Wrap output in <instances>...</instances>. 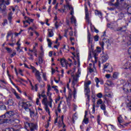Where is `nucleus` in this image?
Masks as SVG:
<instances>
[{
  "mask_svg": "<svg viewBox=\"0 0 131 131\" xmlns=\"http://www.w3.org/2000/svg\"><path fill=\"white\" fill-rule=\"evenodd\" d=\"M72 55L74 56L73 60H74V64L76 66L78 67V71L77 73L74 74V72H75V67H74L72 70H71L68 71V74H71L72 77L73 78V80L72 83V86L74 89L73 94H72V91L71 89L69 88V83L67 84V89L69 90V95L66 96L67 102L68 104V106L70 107L71 106V103H70V101L72 100V96L73 97L74 99H76V89L74 86L77 83V79H78V77L80 75L81 73V69L79 68V66H80V61H79V52L78 51H76V52H73L72 53Z\"/></svg>",
  "mask_w": 131,
  "mask_h": 131,
  "instance_id": "1",
  "label": "nucleus"
},
{
  "mask_svg": "<svg viewBox=\"0 0 131 131\" xmlns=\"http://www.w3.org/2000/svg\"><path fill=\"white\" fill-rule=\"evenodd\" d=\"M19 105L20 107L23 108V109H24L26 111H29L30 112V115L31 117H33V116H34V112L31 111L30 110V108H29V107H31L32 105L30 102H23L20 101L19 103Z\"/></svg>",
  "mask_w": 131,
  "mask_h": 131,
  "instance_id": "2",
  "label": "nucleus"
},
{
  "mask_svg": "<svg viewBox=\"0 0 131 131\" xmlns=\"http://www.w3.org/2000/svg\"><path fill=\"white\" fill-rule=\"evenodd\" d=\"M88 40L89 52H89L88 59L91 60V58H92L91 52L94 51V45H93V38L91 37V34L89 31L88 32Z\"/></svg>",
  "mask_w": 131,
  "mask_h": 131,
  "instance_id": "3",
  "label": "nucleus"
},
{
  "mask_svg": "<svg viewBox=\"0 0 131 131\" xmlns=\"http://www.w3.org/2000/svg\"><path fill=\"white\" fill-rule=\"evenodd\" d=\"M92 83L91 81H88V82L84 83V92L85 93V95L87 97V101L86 102V105H88V107H90V104L89 102H90V95L88 94L91 91L90 90V85Z\"/></svg>",
  "mask_w": 131,
  "mask_h": 131,
  "instance_id": "4",
  "label": "nucleus"
},
{
  "mask_svg": "<svg viewBox=\"0 0 131 131\" xmlns=\"http://www.w3.org/2000/svg\"><path fill=\"white\" fill-rule=\"evenodd\" d=\"M67 2V5H64L63 8H61V9H58V12H60V13H65L66 11L69 10H70L71 11V15L73 16V14H74V12L73 11V8L72 7V6L70 5V4L68 3L67 2V0H66Z\"/></svg>",
  "mask_w": 131,
  "mask_h": 131,
  "instance_id": "5",
  "label": "nucleus"
},
{
  "mask_svg": "<svg viewBox=\"0 0 131 131\" xmlns=\"http://www.w3.org/2000/svg\"><path fill=\"white\" fill-rule=\"evenodd\" d=\"M6 5H10L9 1L6 2L5 0H0V13H4L6 12Z\"/></svg>",
  "mask_w": 131,
  "mask_h": 131,
  "instance_id": "6",
  "label": "nucleus"
},
{
  "mask_svg": "<svg viewBox=\"0 0 131 131\" xmlns=\"http://www.w3.org/2000/svg\"><path fill=\"white\" fill-rule=\"evenodd\" d=\"M31 68L32 72L34 73L36 79H37L39 82H40L41 81V77L40 76V73H39V71L33 67H31Z\"/></svg>",
  "mask_w": 131,
  "mask_h": 131,
  "instance_id": "7",
  "label": "nucleus"
},
{
  "mask_svg": "<svg viewBox=\"0 0 131 131\" xmlns=\"http://www.w3.org/2000/svg\"><path fill=\"white\" fill-rule=\"evenodd\" d=\"M52 101L51 100L49 99V101H48V97H45V98H43L42 100V104L43 105H45V106H49L50 108H52L53 107V99L52 98Z\"/></svg>",
  "mask_w": 131,
  "mask_h": 131,
  "instance_id": "8",
  "label": "nucleus"
},
{
  "mask_svg": "<svg viewBox=\"0 0 131 131\" xmlns=\"http://www.w3.org/2000/svg\"><path fill=\"white\" fill-rule=\"evenodd\" d=\"M25 126L26 128L27 129V127H30V130L31 131L35 130L36 128H37V125L36 124H33V123H29L28 122H26L25 123Z\"/></svg>",
  "mask_w": 131,
  "mask_h": 131,
  "instance_id": "9",
  "label": "nucleus"
},
{
  "mask_svg": "<svg viewBox=\"0 0 131 131\" xmlns=\"http://www.w3.org/2000/svg\"><path fill=\"white\" fill-rule=\"evenodd\" d=\"M25 20L23 21L24 23V27H27L28 26V25H26V23H28L30 24V23H32L34 21V19L30 18V17L25 16L24 17Z\"/></svg>",
  "mask_w": 131,
  "mask_h": 131,
  "instance_id": "10",
  "label": "nucleus"
},
{
  "mask_svg": "<svg viewBox=\"0 0 131 131\" xmlns=\"http://www.w3.org/2000/svg\"><path fill=\"white\" fill-rule=\"evenodd\" d=\"M51 91H52V87H51V85L48 84L47 85V96L48 97L49 100H50V101L52 102V96L53 95V93L51 92Z\"/></svg>",
  "mask_w": 131,
  "mask_h": 131,
  "instance_id": "11",
  "label": "nucleus"
},
{
  "mask_svg": "<svg viewBox=\"0 0 131 131\" xmlns=\"http://www.w3.org/2000/svg\"><path fill=\"white\" fill-rule=\"evenodd\" d=\"M84 7H85L86 21L88 22V23H90V24H91V20L90 19V14H89V12H88L89 10H88V8L86 7V2L85 3Z\"/></svg>",
  "mask_w": 131,
  "mask_h": 131,
  "instance_id": "12",
  "label": "nucleus"
},
{
  "mask_svg": "<svg viewBox=\"0 0 131 131\" xmlns=\"http://www.w3.org/2000/svg\"><path fill=\"white\" fill-rule=\"evenodd\" d=\"M63 119H64V116H62L61 117H58L55 120V123H57V120H59L58 121L59 126H63V127H65V125L63 122Z\"/></svg>",
  "mask_w": 131,
  "mask_h": 131,
  "instance_id": "13",
  "label": "nucleus"
},
{
  "mask_svg": "<svg viewBox=\"0 0 131 131\" xmlns=\"http://www.w3.org/2000/svg\"><path fill=\"white\" fill-rule=\"evenodd\" d=\"M57 109L58 112H61V109L65 110V109H66V104H65V102L60 101L59 104H58Z\"/></svg>",
  "mask_w": 131,
  "mask_h": 131,
  "instance_id": "14",
  "label": "nucleus"
},
{
  "mask_svg": "<svg viewBox=\"0 0 131 131\" xmlns=\"http://www.w3.org/2000/svg\"><path fill=\"white\" fill-rule=\"evenodd\" d=\"M60 64L62 67H66V69H67V66H68V62L65 58L60 59Z\"/></svg>",
  "mask_w": 131,
  "mask_h": 131,
  "instance_id": "15",
  "label": "nucleus"
},
{
  "mask_svg": "<svg viewBox=\"0 0 131 131\" xmlns=\"http://www.w3.org/2000/svg\"><path fill=\"white\" fill-rule=\"evenodd\" d=\"M64 32V36L66 37H67V35H66L67 34L68 32H69V35H70V36H72L73 35V29H72V27H70V28L68 29V30H65Z\"/></svg>",
  "mask_w": 131,
  "mask_h": 131,
  "instance_id": "16",
  "label": "nucleus"
},
{
  "mask_svg": "<svg viewBox=\"0 0 131 131\" xmlns=\"http://www.w3.org/2000/svg\"><path fill=\"white\" fill-rule=\"evenodd\" d=\"M118 121L119 122V124H118L119 127H122V128L123 127V126L121 125V124H120L123 122V119H122V117H121V116H120L118 118Z\"/></svg>",
  "mask_w": 131,
  "mask_h": 131,
  "instance_id": "17",
  "label": "nucleus"
},
{
  "mask_svg": "<svg viewBox=\"0 0 131 131\" xmlns=\"http://www.w3.org/2000/svg\"><path fill=\"white\" fill-rule=\"evenodd\" d=\"M108 55L106 54H104L102 55L101 56V61L103 63H104V62H106V61H107V60H108Z\"/></svg>",
  "mask_w": 131,
  "mask_h": 131,
  "instance_id": "18",
  "label": "nucleus"
},
{
  "mask_svg": "<svg viewBox=\"0 0 131 131\" xmlns=\"http://www.w3.org/2000/svg\"><path fill=\"white\" fill-rule=\"evenodd\" d=\"M13 115H15V113L13 111L7 112L5 114V117H8V118H10V117L13 116Z\"/></svg>",
  "mask_w": 131,
  "mask_h": 131,
  "instance_id": "19",
  "label": "nucleus"
},
{
  "mask_svg": "<svg viewBox=\"0 0 131 131\" xmlns=\"http://www.w3.org/2000/svg\"><path fill=\"white\" fill-rule=\"evenodd\" d=\"M88 114V112H85V115H84V118L83 121V122L85 123V124H88L89 123V119L86 118V115Z\"/></svg>",
  "mask_w": 131,
  "mask_h": 131,
  "instance_id": "20",
  "label": "nucleus"
},
{
  "mask_svg": "<svg viewBox=\"0 0 131 131\" xmlns=\"http://www.w3.org/2000/svg\"><path fill=\"white\" fill-rule=\"evenodd\" d=\"M48 37H53L54 36V32H53V30L48 29Z\"/></svg>",
  "mask_w": 131,
  "mask_h": 131,
  "instance_id": "21",
  "label": "nucleus"
},
{
  "mask_svg": "<svg viewBox=\"0 0 131 131\" xmlns=\"http://www.w3.org/2000/svg\"><path fill=\"white\" fill-rule=\"evenodd\" d=\"M90 27H91V31L92 32L94 31V32H96V33H99V30L96 29V28H95L94 26L92 25V24H90Z\"/></svg>",
  "mask_w": 131,
  "mask_h": 131,
  "instance_id": "22",
  "label": "nucleus"
},
{
  "mask_svg": "<svg viewBox=\"0 0 131 131\" xmlns=\"http://www.w3.org/2000/svg\"><path fill=\"white\" fill-rule=\"evenodd\" d=\"M95 82H96L97 88H99V82H100V84H103V83H104V82L103 81H100L98 78H95Z\"/></svg>",
  "mask_w": 131,
  "mask_h": 131,
  "instance_id": "23",
  "label": "nucleus"
},
{
  "mask_svg": "<svg viewBox=\"0 0 131 131\" xmlns=\"http://www.w3.org/2000/svg\"><path fill=\"white\" fill-rule=\"evenodd\" d=\"M71 21L72 24L76 25V19H75V17H74V16H72V17L71 18Z\"/></svg>",
  "mask_w": 131,
  "mask_h": 131,
  "instance_id": "24",
  "label": "nucleus"
},
{
  "mask_svg": "<svg viewBox=\"0 0 131 131\" xmlns=\"http://www.w3.org/2000/svg\"><path fill=\"white\" fill-rule=\"evenodd\" d=\"M18 9V6H11L10 8V11H12L13 12H15V11H17Z\"/></svg>",
  "mask_w": 131,
  "mask_h": 131,
  "instance_id": "25",
  "label": "nucleus"
},
{
  "mask_svg": "<svg viewBox=\"0 0 131 131\" xmlns=\"http://www.w3.org/2000/svg\"><path fill=\"white\" fill-rule=\"evenodd\" d=\"M7 105H8V106H13L14 105V101L12 99L9 100Z\"/></svg>",
  "mask_w": 131,
  "mask_h": 131,
  "instance_id": "26",
  "label": "nucleus"
},
{
  "mask_svg": "<svg viewBox=\"0 0 131 131\" xmlns=\"http://www.w3.org/2000/svg\"><path fill=\"white\" fill-rule=\"evenodd\" d=\"M48 45L49 48H52V45H53V43H52V41H51V40L49 39L48 38H47Z\"/></svg>",
  "mask_w": 131,
  "mask_h": 131,
  "instance_id": "27",
  "label": "nucleus"
},
{
  "mask_svg": "<svg viewBox=\"0 0 131 131\" xmlns=\"http://www.w3.org/2000/svg\"><path fill=\"white\" fill-rule=\"evenodd\" d=\"M125 68H124L125 69H128V68H130L131 67V64L129 63V62H127L125 64Z\"/></svg>",
  "mask_w": 131,
  "mask_h": 131,
  "instance_id": "28",
  "label": "nucleus"
},
{
  "mask_svg": "<svg viewBox=\"0 0 131 131\" xmlns=\"http://www.w3.org/2000/svg\"><path fill=\"white\" fill-rule=\"evenodd\" d=\"M14 95L15 96L16 99H21V97H20V95L18 94V93L16 92V91H13V92Z\"/></svg>",
  "mask_w": 131,
  "mask_h": 131,
  "instance_id": "29",
  "label": "nucleus"
},
{
  "mask_svg": "<svg viewBox=\"0 0 131 131\" xmlns=\"http://www.w3.org/2000/svg\"><path fill=\"white\" fill-rule=\"evenodd\" d=\"M95 13L96 15L99 16V17H100V18H101L102 17V13H101V12H100L98 10H95Z\"/></svg>",
  "mask_w": 131,
  "mask_h": 131,
  "instance_id": "30",
  "label": "nucleus"
},
{
  "mask_svg": "<svg viewBox=\"0 0 131 131\" xmlns=\"http://www.w3.org/2000/svg\"><path fill=\"white\" fill-rule=\"evenodd\" d=\"M30 6H31V8H29V7H30ZM33 5H31V6L28 5V6H27V7L26 8V11L27 13L28 12V10L29 11H31V9H33Z\"/></svg>",
  "mask_w": 131,
  "mask_h": 131,
  "instance_id": "31",
  "label": "nucleus"
},
{
  "mask_svg": "<svg viewBox=\"0 0 131 131\" xmlns=\"http://www.w3.org/2000/svg\"><path fill=\"white\" fill-rule=\"evenodd\" d=\"M7 75L9 77V78L10 80H11L12 84H13V85H14V86H15V88H16V86H17L11 80V76H10V74H9V71H7Z\"/></svg>",
  "mask_w": 131,
  "mask_h": 131,
  "instance_id": "32",
  "label": "nucleus"
},
{
  "mask_svg": "<svg viewBox=\"0 0 131 131\" xmlns=\"http://www.w3.org/2000/svg\"><path fill=\"white\" fill-rule=\"evenodd\" d=\"M45 110L47 113H48L49 115H51V113L50 112V108H49V106L48 105H45Z\"/></svg>",
  "mask_w": 131,
  "mask_h": 131,
  "instance_id": "33",
  "label": "nucleus"
},
{
  "mask_svg": "<svg viewBox=\"0 0 131 131\" xmlns=\"http://www.w3.org/2000/svg\"><path fill=\"white\" fill-rule=\"evenodd\" d=\"M96 112V103L94 102L93 105L92 113L94 114Z\"/></svg>",
  "mask_w": 131,
  "mask_h": 131,
  "instance_id": "34",
  "label": "nucleus"
},
{
  "mask_svg": "<svg viewBox=\"0 0 131 131\" xmlns=\"http://www.w3.org/2000/svg\"><path fill=\"white\" fill-rule=\"evenodd\" d=\"M112 66L109 64L108 67L107 68V70H106V71H108V72H112Z\"/></svg>",
  "mask_w": 131,
  "mask_h": 131,
  "instance_id": "35",
  "label": "nucleus"
},
{
  "mask_svg": "<svg viewBox=\"0 0 131 131\" xmlns=\"http://www.w3.org/2000/svg\"><path fill=\"white\" fill-rule=\"evenodd\" d=\"M109 67V63H106L104 65L103 67V72H105L106 71V69H108V68Z\"/></svg>",
  "mask_w": 131,
  "mask_h": 131,
  "instance_id": "36",
  "label": "nucleus"
},
{
  "mask_svg": "<svg viewBox=\"0 0 131 131\" xmlns=\"http://www.w3.org/2000/svg\"><path fill=\"white\" fill-rule=\"evenodd\" d=\"M73 122L74 123V120H76L77 119V114H74V115L73 116Z\"/></svg>",
  "mask_w": 131,
  "mask_h": 131,
  "instance_id": "37",
  "label": "nucleus"
},
{
  "mask_svg": "<svg viewBox=\"0 0 131 131\" xmlns=\"http://www.w3.org/2000/svg\"><path fill=\"white\" fill-rule=\"evenodd\" d=\"M13 15V13L12 12H10L9 15H8V19L9 20H12L13 17L12 16V15Z\"/></svg>",
  "mask_w": 131,
  "mask_h": 131,
  "instance_id": "38",
  "label": "nucleus"
},
{
  "mask_svg": "<svg viewBox=\"0 0 131 131\" xmlns=\"http://www.w3.org/2000/svg\"><path fill=\"white\" fill-rule=\"evenodd\" d=\"M100 108L101 110H103V111H105V110H106V105H105V104H101Z\"/></svg>",
  "mask_w": 131,
  "mask_h": 131,
  "instance_id": "39",
  "label": "nucleus"
},
{
  "mask_svg": "<svg viewBox=\"0 0 131 131\" xmlns=\"http://www.w3.org/2000/svg\"><path fill=\"white\" fill-rule=\"evenodd\" d=\"M42 78H43L44 80L47 81V73H42Z\"/></svg>",
  "mask_w": 131,
  "mask_h": 131,
  "instance_id": "40",
  "label": "nucleus"
},
{
  "mask_svg": "<svg viewBox=\"0 0 131 131\" xmlns=\"http://www.w3.org/2000/svg\"><path fill=\"white\" fill-rule=\"evenodd\" d=\"M38 97H39V99H40V97H42V98H43V99H44L45 98L48 97L47 96V95H46V94H41V95L38 94Z\"/></svg>",
  "mask_w": 131,
  "mask_h": 131,
  "instance_id": "41",
  "label": "nucleus"
},
{
  "mask_svg": "<svg viewBox=\"0 0 131 131\" xmlns=\"http://www.w3.org/2000/svg\"><path fill=\"white\" fill-rule=\"evenodd\" d=\"M97 104V105H101V104H103V100H102V99H98Z\"/></svg>",
  "mask_w": 131,
  "mask_h": 131,
  "instance_id": "42",
  "label": "nucleus"
},
{
  "mask_svg": "<svg viewBox=\"0 0 131 131\" xmlns=\"http://www.w3.org/2000/svg\"><path fill=\"white\" fill-rule=\"evenodd\" d=\"M52 89H54V91L56 92V93H59V90L58 89H56V88H58L57 86H52Z\"/></svg>",
  "mask_w": 131,
  "mask_h": 131,
  "instance_id": "43",
  "label": "nucleus"
},
{
  "mask_svg": "<svg viewBox=\"0 0 131 131\" xmlns=\"http://www.w3.org/2000/svg\"><path fill=\"white\" fill-rule=\"evenodd\" d=\"M105 97H108V98H112L113 97V94L112 93H108L105 94Z\"/></svg>",
  "mask_w": 131,
  "mask_h": 131,
  "instance_id": "44",
  "label": "nucleus"
},
{
  "mask_svg": "<svg viewBox=\"0 0 131 131\" xmlns=\"http://www.w3.org/2000/svg\"><path fill=\"white\" fill-rule=\"evenodd\" d=\"M16 50L17 52H19V53H21V52H22V50H21V46H20V45H18V46H17Z\"/></svg>",
  "mask_w": 131,
  "mask_h": 131,
  "instance_id": "45",
  "label": "nucleus"
},
{
  "mask_svg": "<svg viewBox=\"0 0 131 131\" xmlns=\"http://www.w3.org/2000/svg\"><path fill=\"white\" fill-rule=\"evenodd\" d=\"M70 40L71 41L72 45L73 46V45H74V42H73L74 41V38L71 37L70 38Z\"/></svg>",
  "mask_w": 131,
  "mask_h": 131,
  "instance_id": "46",
  "label": "nucleus"
},
{
  "mask_svg": "<svg viewBox=\"0 0 131 131\" xmlns=\"http://www.w3.org/2000/svg\"><path fill=\"white\" fill-rule=\"evenodd\" d=\"M100 46L103 49H104V46L105 45V43H104V41H102L99 42Z\"/></svg>",
  "mask_w": 131,
  "mask_h": 131,
  "instance_id": "47",
  "label": "nucleus"
},
{
  "mask_svg": "<svg viewBox=\"0 0 131 131\" xmlns=\"http://www.w3.org/2000/svg\"><path fill=\"white\" fill-rule=\"evenodd\" d=\"M113 77L114 78H117L118 77V73H115L113 74Z\"/></svg>",
  "mask_w": 131,
  "mask_h": 131,
  "instance_id": "48",
  "label": "nucleus"
},
{
  "mask_svg": "<svg viewBox=\"0 0 131 131\" xmlns=\"http://www.w3.org/2000/svg\"><path fill=\"white\" fill-rule=\"evenodd\" d=\"M97 96L99 98H103V94L101 93H99L97 95Z\"/></svg>",
  "mask_w": 131,
  "mask_h": 131,
  "instance_id": "49",
  "label": "nucleus"
},
{
  "mask_svg": "<svg viewBox=\"0 0 131 131\" xmlns=\"http://www.w3.org/2000/svg\"><path fill=\"white\" fill-rule=\"evenodd\" d=\"M101 48L97 47L96 51L95 52H97L98 54H99V53H101Z\"/></svg>",
  "mask_w": 131,
  "mask_h": 131,
  "instance_id": "50",
  "label": "nucleus"
},
{
  "mask_svg": "<svg viewBox=\"0 0 131 131\" xmlns=\"http://www.w3.org/2000/svg\"><path fill=\"white\" fill-rule=\"evenodd\" d=\"M105 42L107 45V47L111 46V43H110V41L108 39H106Z\"/></svg>",
  "mask_w": 131,
  "mask_h": 131,
  "instance_id": "51",
  "label": "nucleus"
},
{
  "mask_svg": "<svg viewBox=\"0 0 131 131\" xmlns=\"http://www.w3.org/2000/svg\"><path fill=\"white\" fill-rule=\"evenodd\" d=\"M36 105H40V102H39V98H37L36 99Z\"/></svg>",
  "mask_w": 131,
  "mask_h": 131,
  "instance_id": "52",
  "label": "nucleus"
},
{
  "mask_svg": "<svg viewBox=\"0 0 131 131\" xmlns=\"http://www.w3.org/2000/svg\"><path fill=\"white\" fill-rule=\"evenodd\" d=\"M0 108L1 109V110H6L7 107H6V105H3L0 106Z\"/></svg>",
  "mask_w": 131,
  "mask_h": 131,
  "instance_id": "53",
  "label": "nucleus"
},
{
  "mask_svg": "<svg viewBox=\"0 0 131 131\" xmlns=\"http://www.w3.org/2000/svg\"><path fill=\"white\" fill-rule=\"evenodd\" d=\"M63 51L64 52H69V49L66 48V46H63Z\"/></svg>",
  "mask_w": 131,
  "mask_h": 131,
  "instance_id": "54",
  "label": "nucleus"
},
{
  "mask_svg": "<svg viewBox=\"0 0 131 131\" xmlns=\"http://www.w3.org/2000/svg\"><path fill=\"white\" fill-rule=\"evenodd\" d=\"M5 131H15V129L13 128H8L6 129Z\"/></svg>",
  "mask_w": 131,
  "mask_h": 131,
  "instance_id": "55",
  "label": "nucleus"
},
{
  "mask_svg": "<svg viewBox=\"0 0 131 131\" xmlns=\"http://www.w3.org/2000/svg\"><path fill=\"white\" fill-rule=\"evenodd\" d=\"M51 7L49 6L48 10V12L49 13V14L50 15V16H52V15L51 14Z\"/></svg>",
  "mask_w": 131,
  "mask_h": 131,
  "instance_id": "56",
  "label": "nucleus"
},
{
  "mask_svg": "<svg viewBox=\"0 0 131 131\" xmlns=\"http://www.w3.org/2000/svg\"><path fill=\"white\" fill-rule=\"evenodd\" d=\"M126 28V27H119L117 29V31H120L122 30V29H123V28Z\"/></svg>",
  "mask_w": 131,
  "mask_h": 131,
  "instance_id": "57",
  "label": "nucleus"
},
{
  "mask_svg": "<svg viewBox=\"0 0 131 131\" xmlns=\"http://www.w3.org/2000/svg\"><path fill=\"white\" fill-rule=\"evenodd\" d=\"M29 56H30V57H29V59L30 60H33V55H32L31 54H30V53H28Z\"/></svg>",
  "mask_w": 131,
  "mask_h": 131,
  "instance_id": "58",
  "label": "nucleus"
},
{
  "mask_svg": "<svg viewBox=\"0 0 131 131\" xmlns=\"http://www.w3.org/2000/svg\"><path fill=\"white\" fill-rule=\"evenodd\" d=\"M60 99H61V97L59 96L57 98L55 99V103L57 104V103H58V102H59V101H60Z\"/></svg>",
  "mask_w": 131,
  "mask_h": 131,
  "instance_id": "59",
  "label": "nucleus"
},
{
  "mask_svg": "<svg viewBox=\"0 0 131 131\" xmlns=\"http://www.w3.org/2000/svg\"><path fill=\"white\" fill-rule=\"evenodd\" d=\"M22 72H23V71H22V70H21V69L18 70V73H19V74H20V75H21V76H24V75H23V74H22Z\"/></svg>",
  "mask_w": 131,
  "mask_h": 131,
  "instance_id": "60",
  "label": "nucleus"
},
{
  "mask_svg": "<svg viewBox=\"0 0 131 131\" xmlns=\"http://www.w3.org/2000/svg\"><path fill=\"white\" fill-rule=\"evenodd\" d=\"M94 40L95 41H98V40H99V36L97 35L94 36Z\"/></svg>",
  "mask_w": 131,
  "mask_h": 131,
  "instance_id": "61",
  "label": "nucleus"
},
{
  "mask_svg": "<svg viewBox=\"0 0 131 131\" xmlns=\"http://www.w3.org/2000/svg\"><path fill=\"white\" fill-rule=\"evenodd\" d=\"M22 31H23V30H21L19 33H15V36H18V35H20V34H21V33L22 32Z\"/></svg>",
  "mask_w": 131,
  "mask_h": 131,
  "instance_id": "62",
  "label": "nucleus"
},
{
  "mask_svg": "<svg viewBox=\"0 0 131 131\" xmlns=\"http://www.w3.org/2000/svg\"><path fill=\"white\" fill-rule=\"evenodd\" d=\"M39 63L41 64L42 63V58L41 57H39Z\"/></svg>",
  "mask_w": 131,
  "mask_h": 131,
  "instance_id": "63",
  "label": "nucleus"
},
{
  "mask_svg": "<svg viewBox=\"0 0 131 131\" xmlns=\"http://www.w3.org/2000/svg\"><path fill=\"white\" fill-rule=\"evenodd\" d=\"M127 107H128V109H129V110H131V104L130 103H129L127 105Z\"/></svg>",
  "mask_w": 131,
  "mask_h": 131,
  "instance_id": "64",
  "label": "nucleus"
}]
</instances>
